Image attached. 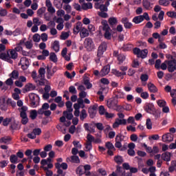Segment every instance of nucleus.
I'll use <instances>...</instances> for the list:
<instances>
[{
  "label": "nucleus",
  "instance_id": "obj_1",
  "mask_svg": "<svg viewBox=\"0 0 176 176\" xmlns=\"http://www.w3.org/2000/svg\"><path fill=\"white\" fill-rule=\"evenodd\" d=\"M29 98L30 101V107L32 108H36L39 105V96L34 93L29 94Z\"/></svg>",
  "mask_w": 176,
  "mask_h": 176
},
{
  "label": "nucleus",
  "instance_id": "obj_2",
  "mask_svg": "<svg viewBox=\"0 0 176 176\" xmlns=\"http://www.w3.org/2000/svg\"><path fill=\"white\" fill-rule=\"evenodd\" d=\"M84 46L87 49V52H91L94 49V43L91 38H86L84 41Z\"/></svg>",
  "mask_w": 176,
  "mask_h": 176
},
{
  "label": "nucleus",
  "instance_id": "obj_3",
  "mask_svg": "<svg viewBox=\"0 0 176 176\" xmlns=\"http://www.w3.org/2000/svg\"><path fill=\"white\" fill-rule=\"evenodd\" d=\"M107 43H102L98 47L97 53L98 60H100V58L102 57V54H104V53L107 51Z\"/></svg>",
  "mask_w": 176,
  "mask_h": 176
},
{
  "label": "nucleus",
  "instance_id": "obj_4",
  "mask_svg": "<svg viewBox=\"0 0 176 176\" xmlns=\"http://www.w3.org/2000/svg\"><path fill=\"white\" fill-rule=\"evenodd\" d=\"M97 104H94L89 107L88 113L89 114L91 119H94V118H96V115H97Z\"/></svg>",
  "mask_w": 176,
  "mask_h": 176
},
{
  "label": "nucleus",
  "instance_id": "obj_5",
  "mask_svg": "<svg viewBox=\"0 0 176 176\" xmlns=\"http://www.w3.org/2000/svg\"><path fill=\"white\" fill-rule=\"evenodd\" d=\"M122 124L123 125L127 124V120H126V119L122 120V119L116 118V121L113 124V129H118V127H119V126Z\"/></svg>",
  "mask_w": 176,
  "mask_h": 176
},
{
  "label": "nucleus",
  "instance_id": "obj_6",
  "mask_svg": "<svg viewBox=\"0 0 176 176\" xmlns=\"http://www.w3.org/2000/svg\"><path fill=\"white\" fill-rule=\"evenodd\" d=\"M174 140V135L170 133L164 134L162 135L163 142H171Z\"/></svg>",
  "mask_w": 176,
  "mask_h": 176
},
{
  "label": "nucleus",
  "instance_id": "obj_7",
  "mask_svg": "<svg viewBox=\"0 0 176 176\" xmlns=\"http://www.w3.org/2000/svg\"><path fill=\"white\" fill-rule=\"evenodd\" d=\"M144 111L147 113H152V112L155 111V105H153V103H146L144 106Z\"/></svg>",
  "mask_w": 176,
  "mask_h": 176
},
{
  "label": "nucleus",
  "instance_id": "obj_8",
  "mask_svg": "<svg viewBox=\"0 0 176 176\" xmlns=\"http://www.w3.org/2000/svg\"><path fill=\"white\" fill-rule=\"evenodd\" d=\"M111 71V65H105L100 71V76H105L109 74Z\"/></svg>",
  "mask_w": 176,
  "mask_h": 176
},
{
  "label": "nucleus",
  "instance_id": "obj_9",
  "mask_svg": "<svg viewBox=\"0 0 176 176\" xmlns=\"http://www.w3.org/2000/svg\"><path fill=\"white\" fill-rule=\"evenodd\" d=\"M122 141H123V139L122 138V135H117L116 137V143H115L116 148H118V149H120V148H122Z\"/></svg>",
  "mask_w": 176,
  "mask_h": 176
},
{
  "label": "nucleus",
  "instance_id": "obj_10",
  "mask_svg": "<svg viewBox=\"0 0 176 176\" xmlns=\"http://www.w3.org/2000/svg\"><path fill=\"white\" fill-rule=\"evenodd\" d=\"M108 23L111 27V28H113V27H116V24H118V18L115 16H111L108 19Z\"/></svg>",
  "mask_w": 176,
  "mask_h": 176
},
{
  "label": "nucleus",
  "instance_id": "obj_11",
  "mask_svg": "<svg viewBox=\"0 0 176 176\" xmlns=\"http://www.w3.org/2000/svg\"><path fill=\"white\" fill-rule=\"evenodd\" d=\"M82 22L78 21L76 23L73 30L74 35H77V34H79V32H80V28H82Z\"/></svg>",
  "mask_w": 176,
  "mask_h": 176
},
{
  "label": "nucleus",
  "instance_id": "obj_12",
  "mask_svg": "<svg viewBox=\"0 0 176 176\" xmlns=\"http://www.w3.org/2000/svg\"><path fill=\"white\" fill-rule=\"evenodd\" d=\"M162 160H164V162H170V160H171V153L166 151L162 153Z\"/></svg>",
  "mask_w": 176,
  "mask_h": 176
},
{
  "label": "nucleus",
  "instance_id": "obj_13",
  "mask_svg": "<svg viewBox=\"0 0 176 176\" xmlns=\"http://www.w3.org/2000/svg\"><path fill=\"white\" fill-rule=\"evenodd\" d=\"M27 111H28V107L26 106H23L20 109V116L21 118H28L27 116Z\"/></svg>",
  "mask_w": 176,
  "mask_h": 176
},
{
  "label": "nucleus",
  "instance_id": "obj_14",
  "mask_svg": "<svg viewBox=\"0 0 176 176\" xmlns=\"http://www.w3.org/2000/svg\"><path fill=\"white\" fill-rule=\"evenodd\" d=\"M147 87L150 93H157V87H156L153 83L149 82L147 85Z\"/></svg>",
  "mask_w": 176,
  "mask_h": 176
},
{
  "label": "nucleus",
  "instance_id": "obj_15",
  "mask_svg": "<svg viewBox=\"0 0 176 176\" xmlns=\"http://www.w3.org/2000/svg\"><path fill=\"white\" fill-rule=\"evenodd\" d=\"M132 21L135 23V24H140L144 21V17H142V15L136 16L133 17Z\"/></svg>",
  "mask_w": 176,
  "mask_h": 176
},
{
  "label": "nucleus",
  "instance_id": "obj_16",
  "mask_svg": "<svg viewBox=\"0 0 176 176\" xmlns=\"http://www.w3.org/2000/svg\"><path fill=\"white\" fill-rule=\"evenodd\" d=\"M80 36L82 38L89 36V30L85 28H82L80 31Z\"/></svg>",
  "mask_w": 176,
  "mask_h": 176
},
{
  "label": "nucleus",
  "instance_id": "obj_17",
  "mask_svg": "<svg viewBox=\"0 0 176 176\" xmlns=\"http://www.w3.org/2000/svg\"><path fill=\"white\" fill-rule=\"evenodd\" d=\"M112 74L117 76V78H120V76H124L126 75V73L120 72L116 69H112Z\"/></svg>",
  "mask_w": 176,
  "mask_h": 176
},
{
  "label": "nucleus",
  "instance_id": "obj_18",
  "mask_svg": "<svg viewBox=\"0 0 176 176\" xmlns=\"http://www.w3.org/2000/svg\"><path fill=\"white\" fill-rule=\"evenodd\" d=\"M82 10H88V9H93V3H83L81 6Z\"/></svg>",
  "mask_w": 176,
  "mask_h": 176
},
{
  "label": "nucleus",
  "instance_id": "obj_19",
  "mask_svg": "<svg viewBox=\"0 0 176 176\" xmlns=\"http://www.w3.org/2000/svg\"><path fill=\"white\" fill-rule=\"evenodd\" d=\"M8 53H10V57L12 58V60H16V58L19 57V54H17L14 50H9Z\"/></svg>",
  "mask_w": 176,
  "mask_h": 176
},
{
  "label": "nucleus",
  "instance_id": "obj_20",
  "mask_svg": "<svg viewBox=\"0 0 176 176\" xmlns=\"http://www.w3.org/2000/svg\"><path fill=\"white\" fill-rule=\"evenodd\" d=\"M114 96H115V98H124V94L119 90L117 89L115 92H114Z\"/></svg>",
  "mask_w": 176,
  "mask_h": 176
},
{
  "label": "nucleus",
  "instance_id": "obj_21",
  "mask_svg": "<svg viewBox=\"0 0 176 176\" xmlns=\"http://www.w3.org/2000/svg\"><path fill=\"white\" fill-rule=\"evenodd\" d=\"M12 141V138L9 136H6L0 138L1 144H9Z\"/></svg>",
  "mask_w": 176,
  "mask_h": 176
},
{
  "label": "nucleus",
  "instance_id": "obj_22",
  "mask_svg": "<svg viewBox=\"0 0 176 176\" xmlns=\"http://www.w3.org/2000/svg\"><path fill=\"white\" fill-rule=\"evenodd\" d=\"M10 162L12 163V164H17L19 163V158L14 154L11 155L10 157Z\"/></svg>",
  "mask_w": 176,
  "mask_h": 176
},
{
  "label": "nucleus",
  "instance_id": "obj_23",
  "mask_svg": "<svg viewBox=\"0 0 176 176\" xmlns=\"http://www.w3.org/2000/svg\"><path fill=\"white\" fill-rule=\"evenodd\" d=\"M52 49L56 52V53H58V52H60V42L58 41H55L54 42V44L52 45Z\"/></svg>",
  "mask_w": 176,
  "mask_h": 176
},
{
  "label": "nucleus",
  "instance_id": "obj_24",
  "mask_svg": "<svg viewBox=\"0 0 176 176\" xmlns=\"http://www.w3.org/2000/svg\"><path fill=\"white\" fill-rule=\"evenodd\" d=\"M114 162H116L117 164L120 165L122 163H123V162H124V160H123V157L120 155H116L114 157Z\"/></svg>",
  "mask_w": 176,
  "mask_h": 176
},
{
  "label": "nucleus",
  "instance_id": "obj_25",
  "mask_svg": "<svg viewBox=\"0 0 176 176\" xmlns=\"http://www.w3.org/2000/svg\"><path fill=\"white\" fill-rule=\"evenodd\" d=\"M9 76L12 79H19V71L13 70L11 74H9Z\"/></svg>",
  "mask_w": 176,
  "mask_h": 176
},
{
  "label": "nucleus",
  "instance_id": "obj_26",
  "mask_svg": "<svg viewBox=\"0 0 176 176\" xmlns=\"http://www.w3.org/2000/svg\"><path fill=\"white\" fill-rule=\"evenodd\" d=\"M143 6L146 10H151V1L149 0H143Z\"/></svg>",
  "mask_w": 176,
  "mask_h": 176
},
{
  "label": "nucleus",
  "instance_id": "obj_27",
  "mask_svg": "<svg viewBox=\"0 0 176 176\" xmlns=\"http://www.w3.org/2000/svg\"><path fill=\"white\" fill-rule=\"evenodd\" d=\"M36 116H38V111L36 110L30 111V118L32 120H35V119H36Z\"/></svg>",
  "mask_w": 176,
  "mask_h": 176
},
{
  "label": "nucleus",
  "instance_id": "obj_28",
  "mask_svg": "<svg viewBox=\"0 0 176 176\" xmlns=\"http://www.w3.org/2000/svg\"><path fill=\"white\" fill-rule=\"evenodd\" d=\"M160 113H161L160 110L154 109L153 111H152V113L150 114L153 115L155 119L157 120V119H159V118H160Z\"/></svg>",
  "mask_w": 176,
  "mask_h": 176
},
{
  "label": "nucleus",
  "instance_id": "obj_29",
  "mask_svg": "<svg viewBox=\"0 0 176 176\" xmlns=\"http://www.w3.org/2000/svg\"><path fill=\"white\" fill-rule=\"evenodd\" d=\"M0 109H1V111H6L8 109L5 99H3L1 102L0 101Z\"/></svg>",
  "mask_w": 176,
  "mask_h": 176
},
{
  "label": "nucleus",
  "instance_id": "obj_30",
  "mask_svg": "<svg viewBox=\"0 0 176 176\" xmlns=\"http://www.w3.org/2000/svg\"><path fill=\"white\" fill-rule=\"evenodd\" d=\"M147 56H148V50L144 49L140 51L139 57H140L141 58H146Z\"/></svg>",
  "mask_w": 176,
  "mask_h": 176
},
{
  "label": "nucleus",
  "instance_id": "obj_31",
  "mask_svg": "<svg viewBox=\"0 0 176 176\" xmlns=\"http://www.w3.org/2000/svg\"><path fill=\"white\" fill-rule=\"evenodd\" d=\"M70 162L72 163H80V160H79V157L78 155H72L71 156V160Z\"/></svg>",
  "mask_w": 176,
  "mask_h": 176
},
{
  "label": "nucleus",
  "instance_id": "obj_32",
  "mask_svg": "<svg viewBox=\"0 0 176 176\" xmlns=\"http://www.w3.org/2000/svg\"><path fill=\"white\" fill-rule=\"evenodd\" d=\"M41 168H43L44 171H46L45 176H53V170H50L47 167L41 166Z\"/></svg>",
  "mask_w": 176,
  "mask_h": 176
},
{
  "label": "nucleus",
  "instance_id": "obj_33",
  "mask_svg": "<svg viewBox=\"0 0 176 176\" xmlns=\"http://www.w3.org/2000/svg\"><path fill=\"white\" fill-rule=\"evenodd\" d=\"M50 61H52L53 63H57V55H56V53H54V52L50 53Z\"/></svg>",
  "mask_w": 176,
  "mask_h": 176
},
{
  "label": "nucleus",
  "instance_id": "obj_34",
  "mask_svg": "<svg viewBox=\"0 0 176 176\" xmlns=\"http://www.w3.org/2000/svg\"><path fill=\"white\" fill-rule=\"evenodd\" d=\"M63 116L66 117L68 120H72L74 115L72 113H68V111H63Z\"/></svg>",
  "mask_w": 176,
  "mask_h": 176
},
{
  "label": "nucleus",
  "instance_id": "obj_35",
  "mask_svg": "<svg viewBox=\"0 0 176 176\" xmlns=\"http://www.w3.org/2000/svg\"><path fill=\"white\" fill-rule=\"evenodd\" d=\"M116 174H117L118 176H122L123 175V168L120 166H116Z\"/></svg>",
  "mask_w": 176,
  "mask_h": 176
},
{
  "label": "nucleus",
  "instance_id": "obj_36",
  "mask_svg": "<svg viewBox=\"0 0 176 176\" xmlns=\"http://www.w3.org/2000/svg\"><path fill=\"white\" fill-rule=\"evenodd\" d=\"M86 118H87V113L86 112L85 109H82L80 114V120L83 121L85 119H86Z\"/></svg>",
  "mask_w": 176,
  "mask_h": 176
},
{
  "label": "nucleus",
  "instance_id": "obj_37",
  "mask_svg": "<svg viewBox=\"0 0 176 176\" xmlns=\"http://www.w3.org/2000/svg\"><path fill=\"white\" fill-rule=\"evenodd\" d=\"M94 126L98 129V130H100V131H102L104 130V125H102V123L101 122H93Z\"/></svg>",
  "mask_w": 176,
  "mask_h": 176
},
{
  "label": "nucleus",
  "instance_id": "obj_38",
  "mask_svg": "<svg viewBox=\"0 0 176 176\" xmlns=\"http://www.w3.org/2000/svg\"><path fill=\"white\" fill-rule=\"evenodd\" d=\"M76 174H79V175H83L85 174V171H83V166H80L76 170Z\"/></svg>",
  "mask_w": 176,
  "mask_h": 176
},
{
  "label": "nucleus",
  "instance_id": "obj_39",
  "mask_svg": "<svg viewBox=\"0 0 176 176\" xmlns=\"http://www.w3.org/2000/svg\"><path fill=\"white\" fill-rule=\"evenodd\" d=\"M35 88V86H34V85L30 83L28 84L25 86V91H30V90H34V89Z\"/></svg>",
  "mask_w": 176,
  "mask_h": 176
},
{
  "label": "nucleus",
  "instance_id": "obj_40",
  "mask_svg": "<svg viewBox=\"0 0 176 176\" xmlns=\"http://www.w3.org/2000/svg\"><path fill=\"white\" fill-rule=\"evenodd\" d=\"M25 156H28V159H32V150L31 149H28L25 152Z\"/></svg>",
  "mask_w": 176,
  "mask_h": 176
},
{
  "label": "nucleus",
  "instance_id": "obj_41",
  "mask_svg": "<svg viewBox=\"0 0 176 176\" xmlns=\"http://www.w3.org/2000/svg\"><path fill=\"white\" fill-rule=\"evenodd\" d=\"M159 3L162 6H168L170 5V1H168V0H160Z\"/></svg>",
  "mask_w": 176,
  "mask_h": 176
},
{
  "label": "nucleus",
  "instance_id": "obj_42",
  "mask_svg": "<svg viewBox=\"0 0 176 176\" xmlns=\"http://www.w3.org/2000/svg\"><path fill=\"white\" fill-rule=\"evenodd\" d=\"M146 126L148 130H152V121L151 120V118L146 120Z\"/></svg>",
  "mask_w": 176,
  "mask_h": 176
},
{
  "label": "nucleus",
  "instance_id": "obj_43",
  "mask_svg": "<svg viewBox=\"0 0 176 176\" xmlns=\"http://www.w3.org/2000/svg\"><path fill=\"white\" fill-rule=\"evenodd\" d=\"M25 46L26 49H32V46H34V44H32V41H28L25 42Z\"/></svg>",
  "mask_w": 176,
  "mask_h": 176
},
{
  "label": "nucleus",
  "instance_id": "obj_44",
  "mask_svg": "<svg viewBox=\"0 0 176 176\" xmlns=\"http://www.w3.org/2000/svg\"><path fill=\"white\" fill-rule=\"evenodd\" d=\"M32 132L34 133V135H41L42 134V130L40 128H35L33 129Z\"/></svg>",
  "mask_w": 176,
  "mask_h": 176
},
{
  "label": "nucleus",
  "instance_id": "obj_45",
  "mask_svg": "<svg viewBox=\"0 0 176 176\" xmlns=\"http://www.w3.org/2000/svg\"><path fill=\"white\" fill-rule=\"evenodd\" d=\"M64 10L66 11L67 13H71V10H72V7L69 6V4L63 6Z\"/></svg>",
  "mask_w": 176,
  "mask_h": 176
},
{
  "label": "nucleus",
  "instance_id": "obj_46",
  "mask_svg": "<svg viewBox=\"0 0 176 176\" xmlns=\"http://www.w3.org/2000/svg\"><path fill=\"white\" fill-rule=\"evenodd\" d=\"M9 56H10L9 54V52H8L7 54L6 53H1V54H0V58L1 60H3L4 61H6V60L8 58V57H9Z\"/></svg>",
  "mask_w": 176,
  "mask_h": 176
},
{
  "label": "nucleus",
  "instance_id": "obj_47",
  "mask_svg": "<svg viewBox=\"0 0 176 176\" xmlns=\"http://www.w3.org/2000/svg\"><path fill=\"white\" fill-rule=\"evenodd\" d=\"M38 74H39L41 78H44L45 77V74H46V70L45 69L44 67H41L38 69Z\"/></svg>",
  "mask_w": 176,
  "mask_h": 176
},
{
  "label": "nucleus",
  "instance_id": "obj_48",
  "mask_svg": "<svg viewBox=\"0 0 176 176\" xmlns=\"http://www.w3.org/2000/svg\"><path fill=\"white\" fill-rule=\"evenodd\" d=\"M157 105L160 106L161 108H163L167 105V102L165 100H160L157 102Z\"/></svg>",
  "mask_w": 176,
  "mask_h": 176
},
{
  "label": "nucleus",
  "instance_id": "obj_49",
  "mask_svg": "<svg viewBox=\"0 0 176 176\" xmlns=\"http://www.w3.org/2000/svg\"><path fill=\"white\" fill-rule=\"evenodd\" d=\"M69 36V34H68V32H63L60 35V38L63 41H65V39H68Z\"/></svg>",
  "mask_w": 176,
  "mask_h": 176
},
{
  "label": "nucleus",
  "instance_id": "obj_50",
  "mask_svg": "<svg viewBox=\"0 0 176 176\" xmlns=\"http://www.w3.org/2000/svg\"><path fill=\"white\" fill-rule=\"evenodd\" d=\"M168 64V72H174L175 71V66L173 64L167 63Z\"/></svg>",
  "mask_w": 176,
  "mask_h": 176
},
{
  "label": "nucleus",
  "instance_id": "obj_51",
  "mask_svg": "<svg viewBox=\"0 0 176 176\" xmlns=\"http://www.w3.org/2000/svg\"><path fill=\"white\" fill-rule=\"evenodd\" d=\"M87 140L88 143L91 144V142H94V138L91 134L88 133L87 135Z\"/></svg>",
  "mask_w": 176,
  "mask_h": 176
},
{
  "label": "nucleus",
  "instance_id": "obj_52",
  "mask_svg": "<svg viewBox=\"0 0 176 176\" xmlns=\"http://www.w3.org/2000/svg\"><path fill=\"white\" fill-rule=\"evenodd\" d=\"M71 93V94H76L78 93V91H76V88H75L74 86H70L69 87V94Z\"/></svg>",
  "mask_w": 176,
  "mask_h": 176
},
{
  "label": "nucleus",
  "instance_id": "obj_53",
  "mask_svg": "<svg viewBox=\"0 0 176 176\" xmlns=\"http://www.w3.org/2000/svg\"><path fill=\"white\" fill-rule=\"evenodd\" d=\"M12 122V118H6L3 120V126H8V124Z\"/></svg>",
  "mask_w": 176,
  "mask_h": 176
},
{
  "label": "nucleus",
  "instance_id": "obj_54",
  "mask_svg": "<svg viewBox=\"0 0 176 176\" xmlns=\"http://www.w3.org/2000/svg\"><path fill=\"white\" fill-rule=\"evenodd\" d=\"M47 34L46 33H42L40 36V39H41L43 42H47Z\"/></svg>",
  "mask_w": 176,
  "mask_h": 176
},
{
  "label": "nucleus",
  "instance_id": "obj_55",
  "mask_svg": "<svg viewBox=\"0 0 176 176\" xmlns=\"http://www.w3.org/2000/svg\"><path fill=\"white\" fill-rule=\"evenodd\" d=\"M18 127H19V124L16 123V121L12 122L10 126L11 130H17Z\"/></svg>",
  "mask_w": 176,
  "mask_h": 176
},
{
  "label": "nucleus",
  "instance_id": "obj_56",
  "mask_svg": "<svg viewBox=\"0 0 176 176\" xmlns=\"http://www.w3.org/2000/svg\"><path fill=\"white\" fill-rule=\"evenodd\" d=\"M168 17H170L171 19H176V12L169 11L166 13Z\"/></svg>",
  "mask_w": 176,
  "mask_h": 176
},
{
  "label": "nucleus",
  "instance_id": "obj_57",
  "mask_svg": "<svg viewBox=\"0 0 176 176\" xmlns=\"http://www.w3.org/2000/svg\"><path fill=\"white\" fill-rule=\"evenodd\" d=\"M50 76H53V73L52 72V68L47 67V78L50 79Z\"/></svg>",
  "mask_w": 176,
  "mask_h": 176
},
{
  "label": "nucleus",
  "instance_id": "obj_58",
  "mask_svg": "<svg viewBox=\"0 0 176 176\" xmlns=\"http://www.w3.org/2000/svg\"><path fill=\"white\" fill-rule=\"evenodd\" d=\"M33 41L34 42H40L41 41V35H39V34H35L33 36Z\"/></svg>",
  "mask_w": 176,
  "mask_h": 176
},
{
  "label": "nucleus",
  "instance_id": "obj_59",
  "mask_svg": "<svg viewBox=\"0 0 176 176\" xmlns=\"http://www.w3.org/2000/svg\"><path fill=\"white\" fill-rule=\"evenodd\" d=\"M124 60H126V56L124 55L123 54L118 55V60L119 61L120 64H122V63H123Z\"/></svg>",
  "mask_w": 176,
  "mask_h": 176
},
{
  "label": "nucleus",
  "instance_id": "obj_60",
  "mask_svg": "<svg viewBox=\"0 0 176 176\" xmlns=\"http://www.w3.org/2000/svg\"><path fill=\"white\" fill-rule=\"evenodd\" d=\"M160 64H162V60L160 59H157L155 60V68L156 69H160Z\"/></svg>",
  "mask_w": 176,
  "mask_h": 176
},
{
  "label": "nucleus",
  "instance_id": "obj_61",
  "mask_svg": "<svg viewBox=\"0 0 176 176\" xmlns=\"http://www.w3.org/2000/svg\"><path fill=\"white\" fill-rule=\"evenodd\" d=\"M149 79L148 74H142L140 76V80L142 82H146Z\"/></svg>",
  "mask_w": 176,
  "mask_h": 176
},
{
  "label": "nucleus",
  "instance_id": "obj_62",
  "mask_svg": "<svg viewBox=\"0 0 176 176\" xmlns=\"http://www.w3.org/2000/svg\"><path fill=\"white\" fill-rule=\"evenodd\" d=\"M7 104L9 105H11V107H12V108H14V107H16V102H14V100H12L11 98H8L7 100Z\"/></svg>",
  "mask_w": 176,
  "mask_h": 176
},
{
  "label": "nucleus",
  "instance_id": "obj_63",
  "mask_svg": "<svg viewBox=\"0 0 176 176\" xmlns=\"http://www.w3.org/2000/svg\"><path fill=\"white\" fill-rule=\"evenodd\" d=\"M126 122L129 123V124H134V123H135V120L134 119V117L129 116Z\"/></svg>",
  "mask_w": 176,
  "mask_h": 176
},
{
  "label": "nucleus",
  "instance_id": "obj_64",
  "mask_svg": "<svg viewBox=\"0 0 176 176\" xmlns=\"http://www.w3.org/2000/svg\"><path fill=\"white\" fill-rule=\"evenodd\" d=\"M105 146L106 148H107V149H115V146H113V144L111 142H107L105 144Z\"/></svg>",
  "mask_w": 176,
  "mask_h": 176
}]
</instances>
